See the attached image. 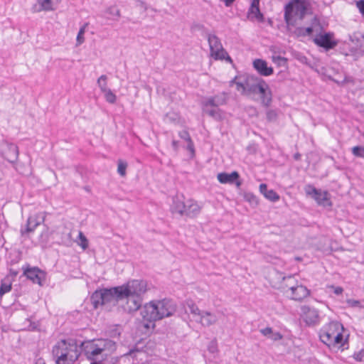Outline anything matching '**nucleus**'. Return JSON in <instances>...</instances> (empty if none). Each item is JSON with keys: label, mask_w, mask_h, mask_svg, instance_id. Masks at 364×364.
Wrapping results in <instances>:
<instances>
[{"label": "nucleus", "mask_w": 364, "mask_h": 364, "mask_svg": "<svg viewBox=\"0 0 364 364\" xmlns=\"http://www.w3.org/2000/svg\"><path fill=\"white\" fill-rule=\"evenodd\" d=\"M80 354L82 353L91 362L107 360L116 350V343L110 339H97L79 343Z\"/></svg>", "instance_id": "1"}, {"label": "nucleus", "mask_w": 364, "mask_h": 364, "mask_svg": "<svg viewBox=\"0 0 364 364\" xmlns=\"http://www.w3.org/2000/svg\"><path fill=\"white\" fill-rule=\"evenodd\" d=\"M176 311V305L173 301L164 299L159 301H152L146 304L140 311L145 328H149L153 322L161 320L165 317L171 316Z\"/></svg>", "instance_id": "2"}, {"label": "nucleus", "mask_w": 364, "mask_h": 364, "mask_svg": "<svg viewBox=\"0 0 364 364\" xmlns=\"http://www.w3.org/2000/svg\"><path fill=\"white\" fill-rule=\"evenodd\" d=\"M56 364H75L80 356L79 342L75 338L63 339L53 347Z\"/></svg>", "instance_id": "3"}, {"label": "nucleus", "mask_w": 364, "mask_h": 364, "mask_svg": "<svg viewBox=\"0 0 364 364\" xmlns=\"http://www.w3.org/2000/svg\"><path fill=\"white\" fill-rule=\"evenodd\" d=\"M311 4L308 0H290L284 8V19L287 30L294 26L297 21H302L310 9Z\"/></svg>", "instance_id": "4"}, {"label": "nucleus", "mask_w": 364, "mask_h": 364, "mask_svg": "<svg viewBox=\"0 0 364 364\" xmlns=\"http://www.w3.org/2000/svg\"><path fill=\"white\" fill-rule=\"evenodd\" d=\"M119 287V295H122L123 298L129 295L142 297L147 290L146 282L141 279L129 281L127 284Z\"/></svg>", "instance_id": "5"}, {"label": "nucleus", "mask_w": 364, "mask_h": 364, "mask_svg": "<svg viewBox=\"0 0 364 364\" xmlns=\"http://www.w3.org/2000/svg\"><path fill=\"white\" fill-rule=\"evenodd\" d=\"M208 41L209 43L211 55L215 60H223L226 58L228 60L231 61L230 57L223 49L220 40L217 36L215 34H209L208 36Z\"/></svg>", "instance_id": "6"}, {"label": "nucleus", "mask_w": 364, "mask_h": 364, "mask_svg": "<svg viewBox=\"0 0 364 364\" xmlns=\"http://www.w3.org/2000/svg\"><path fill=\"white\" fill-rule=\"evenodd\" d=\"M343 325L338 321H331L324 326L319 332V338L322 343H331L333 338L340 330H343Z\"/></svg>", "instance_id": "7"}, {"label": "nucleus", "mask_w": 364, "mask_h": 364, "mask_svg": "<svg viewBox=\"0 0 364 364\" xmlns=\"http://www.w3.org/2000/svg\"><path fill=\"white\" fill-rule=\"evenodd\" d=\"M275 279L280 280L279 282H274L273 287L281 289L284 293L291 291V287H295L298 282L295 279L294 275L284 276L283 273L276 272L274 273Z\"/></svg>", "instance_id": "8"}, {"label": "nucleus", "mask_w": 364, "mask_h": 364, "mask_svg": "<svg viewBox=\"0 0 364 364\" xmlns=\"http://www.w3.org/2000/svg\"><path fill=\"white\" fill-rule=\"evenodd\" d=\"M305 193L307 196L314 198L318 205L323 206H331V202L328 198L327 191H321L316 188L313 185L308 184L304 187Z\"/></svg>", "instance_id": "9"}, {"label": "nucleus", "mask_w": 364, "mask_h": 364, "mask_svg": "<svg viewBox=\"0 0 364 364\" xmlns=\"http://www.w3.org/2000/svg\"><path fill=\"white\" fill-rule=\"evenodd\" d=\"M333 36L334 34L331 32L320 33L313 39V42L326 50H329L334 48L338 44V42L333 39Z\"/></svg>", "instance_id": "10"}, {"label": "nucleus", "mask_w": 364, "mask_h": 364, "mask_svg": "<svg viewBox=\"0 0 364 364\" xmlns=\"http://www.w3.org/2000/svg\"><path fill=\"white\" fill-rule=\"evenodd\" d=\"M46 218L45 213H38L33 215L30 216L26 222V228L21 229V235L24 237L26 234L34 232L36 228L43 223Z\"/></svg>", "instance_id": "11"}, {"label": "nucleus", "mask_w": 364, "mask_h": 364, "mask_svg": "<svg viewBox=\"0 0 364 364\" xmlns=\"http://www.w3.org/2000/svg\"><path fill=\"white\" fill-rule=\"evenodd\" d=\"M301 310L303 319L307 326H316L320 323L321 317L319 311L316 309L309 306H303Z\"/></svg>", "instance_id": "12"}, {"label": "nucleus", "mask_w": 364, "mask_h": 364, "mask_svg": "<svg viewBox=\"0 0 364 364\" xmlns=\"http://www.w3.org/2000/svg\"><path fill=\"white\" fill-rule=\"evenodd\" d=\"M23 275L26 278L33 282L34 284H38L42 286V280L45 278V273L41 270L38 267H31L28 264L26 267H23Z\"/></svg>", "instance_id": "13"}, {"label": "nucleus", "mask_w": 364, "mask_h": 364, "mask_svg": "<svg viewBox=\"0 0 364 364\" xmlns=\"http://www.w3.org/2000/svg\"><path fill=\"white\" fill-rule=\"evenodd\" d=\"M119 287L110 289H103V304L104 305H116L119 301H123L122 295H119Z\"/></svg>", "instance_id": "14"}, {"label": "nucleus", "mask_w": 364, "mask_h": 364, "mask_svg": "<svg viewBox=\"0 0 364 364\" xmlns=\"http://www.w3.org/2000/svg\"><path fill=\"white\" fill-rule=\"evenodd\" d=\"M228 99L227 93L224 92H220L214 96L206 97L203 102V105L204 107H218L219 106L225 105L228 102Z\"/></svg>", "instance_id": "15"}, {"label": "nucleus", "mask_w": 364, "mask_h": 364, "mask_svg": "<svg viewBox=\"0 0 364 364\" xmlns=\"http://www.w3.org/2000/svg\"><path fill=\"white\" fill-rule=\"evenodd\" d=\"M217 178L223 184H235L237 188L242 185V182L240 181V174L236 171L230 173L226 172L219 173Z\"/></svg>", "instance_id": "16"}, {"label": "nucleus", "mask_w": 364, "mask_h": 364, "mask_svg": "<svg viewBox=\"0 0 364 364\" xmlns=\"http://www.w3.org/2000/svg\"><path fill=\"white\" fill-rule=\"evenodd\" d=\"M262 84L257 87L255 94H259L262 104L268 107L272 102V93L269 88V85L264 80H260Z\"/></svg>", "instance_id": "17"}, {"label": "nucleus", "mask_w": 364, "mask_h": 364, "mask_svg": "<svg viewBox=\"0 0 364 364\" xmlns=\"http://www.w3.org/2000/svg\"><path fill=\"white\" fill-rule=\"evenodd\" d=\"M247 17L252 21L257 20L260 23L264 21V16L259 9V1H251L250 6L247 11Z\"/></svg>", "instance_id": "18"}, {"label": "nucleus", "mask_w": 364, "mask_h": 364, "mask_svg": "<svg viewBox=\"0 0 364 364\" xmlns=\"http://www.w3.org/2000/svg\"><path fill=\"white\" fill-rule=\"evenodd\" d=\"M253 68L262 76H269L273 74L274 69L268 66L267 61L262 59H256L253 61Z\"/></svg>", "instance_id": "19"}, {"label": "nucleus", "mask_w": 364, "mask_h": 364, "mask_svg": "<svg viewBox=\"0 0 364 364\" xmlns=\"http://www.w3.org/2000/svg\"><path fill=\"white\" fill-rule=\"evenodd\" d=\"M309 294L310 290H309L305 286L296 284L295 287H291L289 297L293 300L301 301L304 298L307 297Z\"/></svg>", "instance_id": "20"}, {"label": "nucleus", "mask_w": 364, "mask_h": 364, "mask_svg": "<svg viewBox=\"0 0 364 364\" xmlns=\"http://www.w3.org/2000/svg\"><path fill=\"white\" fill-rule=\"evenodd\" d=\"M123 300L127 301V306L125 310L129 312L136 311L140 309L142 304V297L129 295L128 296L124 297Z\"/></svg>", "instance_id": "21"}, {"label": "nucleus", "mask_w": 364, "mask_h": 364, "mask_svg": "<svg viewBox=\"0 0 364 364\" xmlns=\"http://www.w3.org/2000/svg\"><path fill=\"white\" fill-rule=\"evenodd\" d=\"M260 80H264L262 78L255 75H247L246 76V88L247 92L250 94H255L257 87L260 86L262 82Z\"/></svg>", "instance_id": "22"}, {"label": "nucleus", "mask_w": 364, "mask_h": 364, "mask_svg": "<svg viewBox=\"0 0 364 364\" xmlns=\"http://www.w3.org/2000/svg\"><path fill=\"white\" fill-rule=\"evenodd\" d=\"M186 208V203L181 200L178 196L173 197L172 199V204L170 207V210L173 214H178L180 216L184 215L185 208Z\"/></svg>", "instance_id": "23"}, {"label": "nucleus", "mask_w": 364, "mask_h": 364, "mask_svg": "<svg viewBox=\"0 0 364 364\" xmlns=\"http://www.w3.org/2000/svg\"><path fill=\"white\" fill-rule=\"evenodd\" d=\"M198 319H196V321H199L203 326L207 327L215 324L218 321V318L214 314L207 311H202Z\"/></svg>", "instance_id": "24"}, {"label": "nucleus", "mask_w": 364, "mask_h": 364, "mask_svg": "<svg viewBox=\"0 0 364 364\" xmlns=\"http://www.w3.org/2000/svg\"><path fill=\"white\" fill-rule=\"evenodd\" d=\"M347 340L348 337L346 339H344L342 332L339 331L337 333V334L333 338L331 343H326V345L328 346L329 348H343V349H344L348 348L345 347V345L347 343Z\"/></svg>", "instance_id": "25"}, {"label": "nucleus", "mask_w": 364, "mask_h": 364, "mask_svg": "<svg viewBox=\"0 0 364 364\" xmlns=\"http://www.w3.org/2000/svg\"><path fill=\"white\" fill-rule=\"evenodd\" d=\"M186 208H185L184 215L190 218H194L198 215L200 212V207L193 200H188L186 203Z\"/></svg>", "instance_id": "26"}, {"label": "nucleus", "mask_w": 364, "mask_h": 364, "mask_svg": "<svg viewBox=\"0 0 364 364\" xmlns=\"http://www.w3.org/2000/svg\"><path fill=\"white\" fill-rule=\"evenodd\" d=\"M51 10H53L51 0H38L31 8V11L33 13Z\"/></svg>", "instance_id": "27"}, {"label": "nucleus", "mask_w": 364, "mask_h": 364, "mask_svg": "<svg viewBox=\"0 0 364 364\" xmlns=\"http://www.w3.org/2000/svg\"><path fill=\"white\" fill-rule=\"evenodd\" d=\"M260 193L268 200L272 202H276L279 199V196L272 189L268 190L267 186L265 183L259 185Z\"/></svg>", "instance_id": "28"}, {"label": "nucleus", "mask_w": 364, "mask_h": 364, "mask_svg": "<svg viewBox=\"0 0 364 364\" xmlns=\"http://www.w3.org/2000/svg\"><path fill=\"white\" fill-rule=\"evenodd\" d=\"M289 31L291 32V35L294 38H301V37H306V36H311L314 32V28L312 26H309L306 28L299 26V27L295 28V29L293 31H291L290 29V31Z\"/></svg>", "instance_id": "29"}, {"label": "nucleus", "mask_w": 364, "mask_h": 364, "mask_svg": "<svg viewBox=\"0 0 364 364\" xmlns=\"http://www.w3.org/2000/svg\"><path fill=\"white\" fill-rule=\"evenodd\" d=\"M90 301L95 309H97L99 306H104L103 289L95 291L90 296Z\"/></svg>", "instance_id": "30"}, {"label": "nucleus", "mask_w": 364, "mask_h": 364, "mask_svg": "<svg viewBox=\"0 0 364 364\" xmlns=\"http://www.w3.org/2000/svg\"><path fill=\"white\" fill-rule=\"evenodd\" d=\"M187 307L191 314L195 316L199 317L202 313V311L198 309L197 305L194 304L192 301H187Z\"/></svg>", "instance_id": "31"}, {"label": "nucleus", "mask_w": 364, "mask_h": 364, "mask_svg": "<svg viewBox=\"0 0 364 364\" xmlns=\"http://www.w3.org/2000/svg\"><path fill=\"white\" fill-rule=\"evenodd\" d=\"M204 112H205V113H207L209 116L214 118L215 119L219 120L222 118L220 109L217 107L211 109H204Z\"/></svg>", "instance_id": "32"}, {"label": "nucleus", "mask_w": 364, "mask_h": 364, "mask_svg": "<svg viewBox=\"0 0 364 364\" xmlns=\"http://www.w3.org/2000/svg\"><path fill=\"white\" fill-rule=\"evenodd\" d=\"M9 151L11 153V156H8V160L10 162H14L17 159L18 155V147L15 145H11L9 147Z\"/></svg>", "instance_id": "33"}, {"label": "nucleus", "mask_w": 364, "mask_h": 364, "mask_svg": "<svg viewBox=\"0 0 364 364\" xmlns=\"http://www.w3.org/2000/svg\"><path fill=\"white\" fill-rule=\"evenodd\" d=\"M102 92L105 94V98L107 102L114 104L116 102L117 97L110 89H107Z\"/></svg>", "instance_id": "34"}, {"label": "nucleus", "mask_w": 364, "mask_h": 364, "mask_svg": "<svg viewBox=\"0 0 364 364\" xmlns=\"http://www.w3.org/2000/svg\"><path fill=\"white\" fill-rule=\"evenodd\" d=\"M87 26H88V23H85L80 28V30L78 31V33H77V44H79V45L82 44L84 42V41H85L84 34L85 33V29H86Z\"/></svg>", "instance_id": "35"}, {"label": "nucleus", "mask_w": 364, "mask_h": 364, "mask_svg": "<svg viewBox=\"0 0 364 364\" xmlns=\"http://www.w3.org/2000/svg\"><path fill=\"white\" fill-rule=\"evenodd\" d=\"M107 77L105 75H101L97 80V85L100 87L102 92L107 90Z\"/></svg>", "instance_id": "36"}, {"label": "nucleus", "mask_w": 364, "mask_h": 364, "mask_svg": "<svg viewBox=\"0 0 364 364\" xmlns=\"http://www.w3.org/2000/svg\"><path fill=\"white\" fill-rule=\"evenodd\" d=\"M352 154L356 157L364 159V146H356L353 147Z\"/></svg>", "instance_id": "37"}, {"label": "nucleus", "mask_w": 364, "mask_h": 364, "mask_svg": "<svg viewBox=\"0 0 364 364\" xmlns=\"http://www.w3.org/2000/svg\"><path fill=\"white\" fill-rule=\"evenodd\" d=\"M11 283H6L1 281L0 285V296H2L5 294L9 292L11 290Z\"/></svg>", "instance_id": "38"}, {"label": "nucleus", "mask_w": 364, "mask_h": 364, "mask_svg": "<svg viewBox=\"0 0 364 364\" xmlns=\"http://www.w3.org/2000/svg\"><path fill=\"white\" fill-rule=\"evenodd\" d=\"M127 167V162H124L122 160L118 161L117 172L120 176H124L126 175Z\"/></svg>", "instance_id": "39"}, {"label": "nucleus", "mask_w": 364, "mask_h": 364, "mask_svg": "<svg viewBox=\"0 0 364 364\" xmlns=\"http://www.w3.org/2000/svg\"><path fill=\"white\" fill-rule=\"evenodd\" d=\"M243 197L246 201H247L252 204L257 203V197L252 193H245L244 194Z\"/></svg>", "instance_id": "40"}, {"label": "nucleus", "mask_w": 364, "mask_h": 364, "mask_svg": "<svg viewBox=\"0 0 364 364\" xmlns=\"http://www.w3.org/2000/svg\"><path fill=\"white\" fill-rule=\"evenodd\" d=\"M272 60L274 63L277 64L279 66H285L287 64V58H285L284 57L279 56V55L273 56Z\"/></svg>", "instance_id": "41"}, {"label": "nucleus", "mask_w": 364, "mask_h": 364, "mask_svg": "<svg viewBox=\"0 0 364 364\" xmlns=\"http://www.w3.org/2000/svg\"><path fill=\"white\" fill-rule=\"evenodd\" d=\"M106 12L112 16L120 17V11L116 6H112L107 9Z\"/></svg>", "instance_id": "42"}, {"label": "nucleus", "mask_w": 364, "mask_h": 364, "mask_svg": "<svg viewBox=\"0 0 364 364\" xmlns=\"http://www.w3.org/2000/svg\"><path fill=\"white\" fill-rule=\"evenodd\" d=\"M79 238L80 240V247L83 250H86L88 247V240H87V239L86 238V237L82 232H80Z\"/></svg>", "instance_id": "43"}, {"label": "nucleus", "mask_w": 364, "mask_h": 364, "mask_svg": "<svg viewBox=\"0 0 364 364\" xmlns=\"http://www.w3.org/2000/svg\"><path fill=\"white\" fill-rule=\"evenodd\" d=\"M353 358L355 360L361 362L364 360V349L360 350L358 352H355L353 355Z\"/></svg>", "instance_id": "44"}, {"label": "nucleus", "mask_w": 364, "mask_h": 364, "mask_svg": "<svg viewBox=\"0 0 364 364\" xmlns=\"http://www.w3.org/2000/svg\"><path fill=\"white\" fill-rule=\"evenodd\" d=\"M178 135L181 139L186 140L187 142L189 141L190 140H192L188 132L186 130H183L180 132Z\"/></svg>", "instance_id": "45"}, {"label": "nucleus", "mask_w": 364, "mask_h": 364, "mask_svg": "<svg viewBox=\"0 0 364 364\" xmlns=\"http://www.w3.org/2000/svg\"><path fill=\"white\" fill-rule=\"evenodd\" d=\"M347 304L351 307H364L360 305V301L355 299H347Z\"/></svg>", "instance_id": "46"}, {"label": "nucleus", "mask_w": 364, "mask_h": 364, "mask_svg": "<svg viewBox=\"0 0 364 364\" xmlns=\"http://www.w3.org/2000/svg\"><path fill=\"white\" fill-rule=\"evenodd\" d=\"M260 333L269 338L271 333H272V328L271 327H266L264 328L260 329Z\"/></svg>", "instance_id": "47"}, {"label": "nucleus", "mask_w": 364, "mask_h": 364, "mask_svg": "<svg viewBox=\"0 0 364 364\" xmlns=\"http://www.w3.org/2000/svg\"><path fill=\"white\" fill-rule=\"evenodd\" d=\"M283 336L279 332H273L271 333L269 338L274 341L282 339Z\"/></svg>", "instance_id": "48"}, {"label": "nucleus", "mask_w": 364, "mask_h": 364, "mask_svg": "<svg viewBox=\"0 0 364 364\" xmlns=\"http://www.w3.org/2000/svg\"><path fill=\"white\" fill-rule=\"evenodd\" d=\"M356 6L358 9L360 13L364 17V0H359L356 2Z\"/></svg>", "instance_id": "49"}, {"label": "nucleus", "mask_w": 364, "mask_h": 364, "mask_svg": "<svg viewBox=\"0 0 364 364\" xmlns=\"http://www.w3.org/2000/svg\"><path fill=\"white\" fill-rule=\"evenodd\" d=\"M277 113L274 110H269L267 112V119L269 121H274L276 119Z\"/></svg>", "instance_id": "50"}, {"label": "nucleus", "mask_w": 364, "mask_h": 364, "mask_svg": "<svg viewBox=\"0 0 364 364\" xmlns=\"http://www.w3.org/2000/svg\"><path fill=\"white\" fill-rule=\"evenodd\" d=\"M236 85H237V90H242L244 92H247V88H246V80H245L244 82H235Z\"/></svg>", "instance_id": "51"}, {"label": "nucleus", "mask_w": 364, "mask_h": 364, "mask_svg": "<svg viewBox=\"0 0 364 364\" xmlns=\"http://www.w3.org/2000/svg\"><path fill=\"white\" fill-rule=\"evenodd\" d=\"M355 54L358 55H364V41L360 43V48L356 49Z\"/></svg>", "instance_id": "52"}, {"label": "nucleus", "mask_w": 364, "mask_h": 364, "mask_svg": "<svg viewBox=\"0 0 364 364\" xmlns=\"http://www.w3.org/2000/svg\"><path fill=\"white\" fill-rule=\"evenodd\" d=\"M187 149L189 151H191L192 154H194V153H195L194 144H193V142L192 140H190L189 141H188Z\"/></svg>", "instance_id": "53"}, {"label": "nucleus", "mask_w": 364, "mask_h": 364, "mask_svg": "<svg viewBox=\"0 0 364 364\" xmlns=\"http://www.w3.org/2000/svg\"><path fill=\"white\" fill-rule=\"evenodd\" d=\"M332 288L333 289V292L337 295L342 294V292L343 291V288L341 287H333V286Z\"/></svg>", "instance_id": "54"}, {"label": "nucleus", "mask_w": 364, "mask_h": 364, "mask_svg": "<svg viewBox=\"0 0 364 364\" xmlns=\"http://www.w3.org/2000/svg\"><path fill=\"white\" fill-rule=\"evenodd\" d=\"M37 329V324L36 323L31 322L28 326L29 331H36Z\"/></svg>", "instance_id": "55"}, {"label": "nucleus", "mask_w": 364, "mask_h": 364, "mask_svg": "<svg viewBox=\"0 0 364 364\" xmlns=\"http://www.w3.org/2000/svg\"><path fill=\"white\" fill-rule=\"evenodd\" d=\"M222 1L224 2L225 6L230 7L235 0H222Z\"/></svg>", "instance_id": "56"}, {"label": "nucleus", "mask_w": 364, "mask_h": 364, "mask_svg": "<svg viewBox=\"0 0 364 364\" xmlns=\"http://www.w3.org/2000/svg\"><path fill=\"white\" fill-rule=\"evenodd\" d=\"M209 350L211 353H214L216 350V346L212 343V344L209 346Z\"/></svg>", "instance_id": "57"}, {"label": "nucleus", "mask_w": 364, "mask_h": 364, "mask_svg": "<svg viewBox=\"0 0 364 364\" xmlns=\"http://www.w3.org/2000/svg\"><path fill=\"white\" fill-rule=\"evenodd\" d=\"M18 274V272L14 269H10V274L13 277H16Z\"/></svg>", "instance_id": "58"}, {"label": "nucleus", "mask_w": 364, "mask_h": 364, "mask_svg": "<svg viewBox=\"0 0 364 364\" xmlns=\"http://www.w3.org/2000/svg\"><path fill=\"white\" fill-rule=\"evenodd\" d=\"M172 146H173V149H174L175 150H176V149H178V141H177L173 140V141H172Z\"/></svg>", "instance_id": "59"}, {"label": "nucleus", "mask_w": 364, "mask_h": 364, "mask_svg": "<svg viewBox=\"0 0 364 364\" xmlns=\"http://www.w3.org/2000/svg\"><path fill=\"white\" fill-rule=\"evenodd\" d=\"M301 158V154L299 153H296L294 155V159L296 161L299 160Z\"/></svg>", "instance_id": "60"}, {"label": "nucleus", "mask_w": 364, "mask_h": 364, "mask_svg": "<svg viewBox=\"0 0 364 364\" xmlns=\"http://www.w3.org/2000/svg\"><path fill=\"white\" fill-rule=\"evenodd\" d=\"M36 364H46V363L43 359L40 358L36 361Z\"/></svg>", "instance_id": "61"}, {"label": "nucleus", "mask_w": 364, "mask_h": 364, "mask_svg": "<svg viewBox=\"0 0 364 364\" xmlns=\"http://www.w3.org/2000/svg\"><path fill=\"white\" fill-rule=\"evenodd\" d=\"M135 351V350L132 349V350H130L129 352V355H132V353Z\"/></svg>", "instance_id": "62"}, {"label": "nucleus", "mask_w": 364, "mask_h": 364, "mask_svg": "<svg viewBox=\"0 0 364 364\" xmlns=\"http://www.w3.org/2000/svg\"><path fill=\"white\" fill-rule=\"evenodd\" d=\"M307 58L306 57H303L302 60H301V62L302 63H306Z\"/></svg>", "instance_id": "63"}, {"label": "nucleus", "mask_w": 364, "mask_h": 364, "mask_svg": "<svg viewBox=\"0 0 364 364\" xmlns=\"http://www.w3.org/2000/svg\"><path fill=\"white\" fill-rule=\"evenodd\" d=\"M236 79H237V77H235L232 81H231V83H235L237 82H236Z\"/></svg>", "instance_id": "64"}]
</instances>
